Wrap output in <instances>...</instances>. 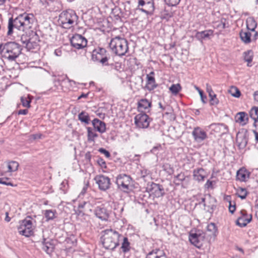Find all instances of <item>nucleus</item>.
<instances>
[{
    "mask_svg": "<svg viewBox=\"0 0 258 258\" xmlns=\"http://www.w3.org/2000/svg\"><path fill=\"white\" fill-rule=\"evenodd\" d=\"M34 20V17L32 14L26 13L19 15L15 19L12 18H10L8 22L7 35H11L13 33L14 28L22 32L31 28V25Z\"/></svg>",
    "mask_w": 258,
    "mask_h": 258,
    "instance_id": "f257e3e1",
    "label": "nucleus"
},
{
    "mask_svg": "<svg viewBox=\"0 0 258 258\" xmlns=\"http://www.w3.org/2000/svg\"><path fill=\"white\" fill-rule=\"evenodd\" d=\"M101 237L102 244L106 249L113 250L119 245L120 235L116 231L108 229L104 230Z\"/></svg>",
    "mask_w": 258,
    "mask_h": 258,
    "instance_id": "f03ea898",
    "label": "nucleus"
},
{
    "mask_svg": "<svg viewBox=\"0 0 258 258\" xmlns=\"http://www.w3.org/2000/svg\"><path fill=\"white\" fill-rule=\"evenodd\" d=\"M109 47L115 54L123 56L128 51V42L124 38L115 36L110 40Z\"/></svg>",
    "mask_w": 258,
    "mask_h": 258,
    "instance_id": "7ed1b4c3",
    "label": "nucleus"
},
{
    "mask_svg": "<svg viewBox=\"0 0 258 258\" xmlns=\"http://www.w3.org/2000/svg\"><path fill=\"white\" fill-rule=\"evenodd\" d=\"M3 57L9 61H14L21 53V49L19 44L15 42L5 44Z\"/></svg>",
    "mask_w": 258,
    "mask_h": 258,
    "instance_id": "20e7f679",
    "label": "nucleus"
},
{
    "mask_svg": "<svg viewBox=\"0 0 258 258\" xmlns=\"http://www.w3.org/2000/svg\"><path fill=\"white\" fill-rule=\"evenodd\" d=\"M78 16L75 12L69 10L61 12L58 19V22L61 26L65 29H69L72 27L75 22H76Z\"/></svg>",
    "mask_w": 258,
    "mask_h": 258,
    "instance_id": "39448f33",
    "label": "nucleus"
},
{
    "mask_svg": "<svg viewBox=\"0 0 258 258\" xmlns=\"http://www.w3.org/2000/svg\"><path fill=\"white\" fill-rule=\"evenodd\" d=\"M19 233L26 237H29L33 234L32 220L30 217H27L20 222L18 227Z\"/></svg>",
    "mask_w": 258,
    "mask_h": 258,
    "instance_id": "423d86ee",
    "label": "nucleus"
},
{
    "mask_svg": "<svg viewBox=\"0 0 258 258\" xmlns=\"http://www.w3.org/2000/svg\"><path fill=\"white\" fill-rule=\"evenodd\" d=\"M131 177L126 174H119L116 178V184L118 187L123 192H127L131 183Z\"/></svg>",
    "mask_w": 258,
    "mask_h": 258,
    "instance_id": "0eeeda50",
    "label": "nucleus"
},
{
    "mask_svg": "<svg viewBox=\"0 0 258 258\" xmlns=\"http://www.w3.org/2000/svg\"><path fill=\"white\" fill-rule=\"evenodd\" d=\"M106 50L104 48H99L93 51L92 59L95 61H98L103 65H108V54L106 53Z\"/></svg>",
    "mask_w": 258,
    "mask_h": 258,
    "instance_id": "6e6552de",
    "label": "nucleus"
},
{
    "mask_svg": "<svg viewBox=\"0 0 258 258\" xmlns=\"http://www.w3.org/2000/svg\"><path fill=\"white\" fill-rule=\"evenodd\" d=\"M71 43L76 49H82L87 46V40L81 35L76 34L71 38Z\"/></svg>",
    "mask_w": 258,
    "mask_h": 258,
    "instance_id": "1a4fd4ad",
    "label": "nucleus"
},
{
    "mask_svg": "<svg viewBox=\"0 0 258 258\" xmlns=\"http://www.w3.org/2000/svg\"><path fill=\"white\" fill-rule=\"evenodd\" d=\"M150 122V118L146 114L140 113L135 117V123L139 128H147L149 125Z\"/></svg>",
    "mask_w": 258,
    "mask_h": 258,
    "instance_id": "9d476101",
    "label": "nucleus"
},
{
    "mask_svg": "<svg viewBox=\"0 0 258 258\" xmlns=\"http://www.w3.org/2000/svg\"><path fill=\"white\" fill-rule=\"evenodd\" d=\"M138 7L140 11L147 14L152 13L154 10L153 0H139Z\"/></svg>",
    "mask_w": 258,
    "mask_h": 258,
    "instance_id": "9b49d317",
    "label": "nucleus"
},
{
    "mask_svg": "<svg viewBox=\"0 0 258 258\" xmlns=\"http://www.w3.org/2000/svg\"><path fill=\"white\" fill-rule=\"evenodd\" d=\"M94 180L101 190H106L110 187L111 184L109 177L103 175H98L95 177Z\"/></svg>",
    "mask_w": 258,
    "mask_h": 258,
    "instance_id": "f8f14e48",
    "label": "nucleus"
},
{
    "mask_svg": "<svg viewBox=\"0 0 258 258\" xmlns=\"http://www.w3.org/2000/svg\"><path fill=\"white\" fill-rule=\"evenodd\" d=\"M147 189L151 195H153L155 197L159 198L164 195V189L162 185L152 182L149 184L147 187Z\"/></svg>",
    "mask_w": 258,
    "mask_h": 258,
    "instance_id": "ddd939ff",
    "label": "nucleus"
},
{
    "mask_svg": "<svg viewBox=\"0 0 258 258\" xmlns=\"http://www.w3.org/2000/svg\"><path fill=\"white\" fill-rule=\"evenodd\" d=\"M240 215L238 218L236 224L241 227L245 226L252 219L251 214H248L247 212L242 210L240 211Z\"/></svg>",
    "mask_w": 258,
    "mask_h": 258,
    "instance_id": "4468645a",
    "label": "nucleus"
},
{
    "mask_svg": "<svg viewBox=\"0 0 258 258\" xmlns=\"http://www.w3.org/2000/svg\"><path fill=\"white\" fill-rule=\"evenodd\" d=\"M192 135L195 141L201 142L207 138V133L200 127H196L192 132Z\"/></svg>",
    "mask_w": 258,
    "mask_h": 258,
    "instance_id": "2eb2a0df",
    "label": "nucleus"
},
{
    "mask_svg": "<svg viewBox=\"0 0 258 258\" xmlns=\"http://www.w3.org/2000/svg\"><path fill=\"white\" fill-rule=\"evenodd\" d=\"M94 213L97 217L102 221H107L109 217V212L102 206L97 207Z\"/></svg>",
    "mask_w": 258,
    "mask_h": 258,
    "instance_id": "dca6fc26",
    "label": "nucleus"
},
{
    "mask_svg": "<svg viewBox=\"0 0 258 258\" xmlns=\"http://www.w3.org/2000/svg\"><path fill=\"white\" fill-rule=\"evenodd\" d=\"M250 172L245 168H241L236 172V178L241 182H245L249 178Z\"/></svg>",
    "mask_w": 258,
    "mask_h": 258,
    "instance_id": "f3484780",
    "label": "nucleus"
},
{
    "mask_svg": "<svg viewBox=\"0 0 258 258\" xmlns=\"http://www.w3.org/2000/svg\"><path fill=\"white\" fill-rule=\"evenodd\" d=\"M146 258H167V256L163 250L156 248L150 251Z\"/></svg>",
    "mask_w": 258,
    "mask_h": 258,
    "instance_id": "a211bd4d",
    "label": "nucleus"
},
{
    "mask_svg": "<svg viewBox=\"0 0 258 258\" xmlns=\"http://www.w3.org/2000/svg\"><path fill=\"white\" fill-rule=\"evenodd\" d=\"M92 125L95 130L100 133H104L106 131V124L98 118L94 119L92 121Z\"/></svg>",
    "mask_w": 258,
    "mask_h": 258,
    "instance_id": "6ab92c4d",
    "label": "nucleus"
},
{
    "mask_svg": "<svg viewBox=\"0 0 258 258\" xmlns=\"http://www.w3.org/2000/svg\"><path fill=\"white\" fill-rule=\"evenodd\" d=\"M213 31L212 30H207L201 32H197L195 37L201 42L204 39H209L210 36H212Z\"/></svg>",
    "mask_w": 258,
    "mask_h": 258,
    "instance_id": "aec40b11",
    "label": "nucleus"
},
{
    "mask_svg": "<svg viewBox=\"0 0 258 258\" xmlns=\"http://www.w3.org/2000/svg\"><path fill=\"white\" fill-rule=\"evenodd\" d=\"M235 121L244 125L246 124L248 122L247 114L245 112H238L235 116Z\"/></svg>",
    "mask_w": 258,
    "mask_h": 258,
    "instance_id": "412c9836",
    "label": "nucleus"
},
{
    "mask_svg": "<svg viewBox=\"0 0 258 258\" xmlns=\"http://www.w3.org/2000/svg\"><path fill=\"white\" fill-rule=\"evenodd\" d=\"M147 84L146 88L149 91L153 90L157 86L154 76L147 75Z\"/></svg>",
    "mask_w": 258,
    "mask_h": 258,
    "instance_id": "4be33fe9",
    "label": "nucleus"
},
{
    "mask_svg": "<svg viewBox=\"0 0 258 258\" xmlns=\"http://www.w3.org/2000/svg\"><path fill=\"white\" fill-rule=\"evenodd\" d=\"M236 141L240 148H244L247 145V139L245 135L238 133L236 135Z\"/></svg>",
    "mask_w": 258,
    "mask_h": 258,
    "instance_id": "5701e85b",
    "label": "nucleus"
},
{
    "mask_svg": "<svg viewBox=\"0 0 258 258\" xmlns=\"http://www.w3.org/2000/svg\"><path fill=\"white\" fill-rule=\"evenodd\" d=\"M21 41L28 49L34 48L37 46V43L32 42V39L28 38L27 35H23L21 38Z\"/></svg>",
    "mask_w": 258,
    "mask_h": 258,
    "instance_id": "b1692460",
    "label": "nucleus"
},
{
    "mask_svg": "<svg viewBox=\"0 0 258 258\" xmlns=\"http://www.w3.org/2000/svg\"><path fill=\"white\" fill-rule=\"evenodd\" d=\"M151 106V102L147 99H141L138 102V109L141 111H143L148 109Z\"/></svg>",
    "mask_w": 258,
    "mask_h": 258,
    "instance_id": "393cba45",
    "label": "nucleus"
},
{
    "mask_svg": "<svg viewBox=\"0 0 258 258\" xmlns=\"http://www.w3.org/2000/svg\"><path fill=\"white\" fill-rule=\"evenodd\" d=\"M194 179L198 181L204 180L205 177V172L203 168H199L194 171Z\"/></svg>",
    "mask_w": 258,
    "mask_h": 258,
    "instance_id": "a878e982",
    "label": "nucleus"
},
{
    "mask_svg": "<svg viewBox=\"0 0 258 258\" xmlns=\"http://www.w3.org/2000/svg\"><path fill=\"white\" fill-rule=\"evenodd\" d=\"M200 237V235H198L197 233H190L189 236V240L191 244L199 247L201 245L199 239Z\"/></svg>",
    "mask_w": 258,
    "mask_h": 258,
    "instance_id": "bb28decb",
    "label": "nucleus"
},
{
    "mask_svg": "<svg viewBox=\"0 0 258 258\" xmlns=\"http://www.w3.org/2000/svg\"><path fill=\"white\" fill-rule=\"evenodd\" d=\"M87 140L89 142H94L95 139L98 137V134L90 127H87Z\"/></svg>",
    "mask_w": 258,
    "mask_h": 258,
    "instance_id": "cd10ccee",
    "label": "nucleus"
},
{
    "mask_svg": "<svg viewBox=\"0 0 258 258\" xmlns=\"http://www.w3.org/2000/svg\"><path fill=\"white\" fill-rule=\"evenodd\" d=\"M236 195L241 199H245L247 196V191L245 188L238 186L235 188Z\"/></svg>",
    "mask_w": 258,
    "mask_h": 258,
    "instance_id": "c85d7f7f",
    "label": "nucleus"
},
{
    "mask_svg": "<svg viewBox=\"0 0 258 258\" xmlns=\"http://www.w3.org/2000/svg\"><path fill=\"white\" fill-rule=\"evenodd\" d=\"M256 26L257 23L253 18L249 17L247 19L246 27L248 30L251 31H254Z\"/></svg>",
    "mask_w": 258,
    "mask_h": 258,
    "instance_id": "c756f323",
    "label": "nucleus"
},
{
    "mask_svg": "<svg viewBox=\"0 0 258 258\" xmlns=\"http://www.w3.org/2000/svg\"><path fill=\"white\" fill-rule=\"evenodd\" d=\"M240 37L241 40L245 44L249 43L251 42V33L249 32L241 31L240 32Z\"/></svg>",
    "mask_w": 258,
    "mask_h": 258,
    "instance_id": "7c9ffc66",
    "label": "nucleus"
},
{
    "mask_svg": "<svg viewBox=\"0 0 258 258\" xmlns=\"http://www.w3.org/2000/svg\"><path fill=\"white\" fill-rule=\"evenodd\" d=\"M78 119L81 121V122H83L86 124H88L89 123V116L88 114L85 111H82L79 114Z\"/></svg>",
    "mask_w": 258,
    "mask_h": 258,
    "instance_id": "2f4dec72",
    "label": "nucleus"
},
{
    "mask_svg": "<svg viewBox=\"0 0 258 258\" xmlns=\"http://www.w3.org/2000/svg\"><path fill=\"white\" fill-rule=\"evenodd\" d=\"M212 199L209 195L207 196L206 202H204L203 205L204 209L206 211H210V210H213V205L211 204Z\"/></svg>",
    "mask_w": 258,
    "mask_h": 258,
    "instance_id": "473e14b6",
    "label": "nucleus"
},
{
    "mask_svg": "<svg viewBox=\"0 0 258 258\" xmlns=\"http://www.w3.org/2000/svg\"><path fill=\"white\" fill-rule=\"evenodd\" d=\"M19 167V164L16 161H11L8 163V171L11 172L16 171Z\"/></svg>",
    "mask_w": 258,
    "mask_h": 258,
    "instance_id": "72a5a7b5",
    "label": "nucleus"
},
{
    "mask_svg": "<svg viewBox=\"0 0 258 258\" xmlns=\"http://www.w3.org/2000/svg\"><path fill=\"white\" fill-rule=\"evenodd\" d=\"M130 243L127 237H123V242L121 244V248L123 252H126L130 249Z\"/></svg>",
    "mask_w": 258,
    "mask_h": 258,
    "instance_id": "f704fd0d",
    "label": "nucleus"
},
{
    "mask_svg": "<svg viewBox=\"0 0 258 258\" xmlns=\"http://www.w3.org/2000/svg\"><path fill=\"white\" fill-rule=\"evenodd\" d=\"M228 92L232 96L236 98L239 97L241 95L239 90L235 86H231Z\"/></svg>",
    "mask_w": 258,
    "mask_h": 258,
    "instance_id": "c9c22d12",
    "label": "nucleus"
},
{
    "mask_svg": "<svg viewBox=\"0 0 258 258\" xmlns=\"http://www.w3.org/2000/svg\"><path fill=\"white\" fill-rule=\"evenodd\" d=\"M181 90V87L179 84H172L169 88V90L174 95L177 94Z\"/></svg>",
    "mask_w": 258,
    "mask_h": 258,
    "instance_id": "e433bc0d",
    "label": "nucleus"
},
{
    "mask_svg": "<svg viewBox=\"0 0 258 258\" xmlns=\"http://www.w3.org/2000/svg\"><path fill=\"white\" fill-rule=\"evenodd\" d=\"M250 117L253 119H258V107L254 106L249 111Z\"/></svg>",
    "mask_w": 258,
    "mask_h": 258,
    "instance_id": "4c0bfd02",
    "label": "nucleus"
},
{
    "mask_svg": "<svg viewBox=\"0 0 258 258\" xmlns=\"http://www.w3.org/2000/svg\"><path fill=\"white\" fill-rule=\"evenodd\" d=\"M185 179H186V177H185V175L184 174V173H180L178 174V175H177L175 177L174 180V182L176 185H179L180 184V183L181 182H182L183 181H184V180H185Z\"/></svg>",
    "mask_w": 258,
    "mask_h": 258,
    "instance_id": "58836bf2",
    "label": "nucleus"
},
{
    "mask_svg": "<svg viewBox=\"0 0 258 258\" xmlns=\"http://www.w3.org/2000/svg\"><path fill=\"white\" fill-rule=\"evenodd\" d=\"M47 221L52 220L55 216V212L52 210H45L44 213Z\"/></svg>",
    "mask_w": 258,
    "mask_h": 258,
    "instance_id": "ea45409f",
    "label": "nucleus"
},
{
    "mask_svg": "<svg viewBox=\"0 0 258 258\" xmlns=\"http://www.w3.org/2000/svg\"><path fill=\"white\" fill-rule=\"evenodd\" d=\"M215 26L218 29H224L226 27V20L225 19H221L220 21L216 22Z\"/></svg>",
    "mask_w": 258,
    "mask_h": 258,
    "instance_id": "a19ab883",
    "label": "nucleus"
},
{
    "mask_svg": "<svg viewBox=\"0 0 258 258\" xmlns=\"http://www.w3.org/2000/svg\"><path fill=\"white\" fill-rule=\"evenodd\" d=\"M21 101L22 105L24 107L29 108L30 107L31 100L28 98L22 97L21 98Z\"/></svg>",
    "mask_w": 258,
    "mask_h": 258,
    "instance_id": "79ce46f5",
    "label": "nucleus"
},
{
    "mask_svg": "<svg viewBox=\"0 0 258 258\" xmlns=\"http://www.w3.org/2000/svg\"><path fill=\"white\" fill-rule=\"evenodd\" d=\"M207 230L212 234H214L217 231V228L215 224L213 223H211L207 225Z\"/></svg>",
    "mask_w": 258,
    "mask_h": 258,
    "instance_id": "37998d69",
    "label": "nucleus"
},
{
    "mask_svg": "<svg viewBox=\"0 0 258 258\" xmlns=\"http://www.w3.org/2000/svg\"><path fill=\"white\" fill-rule=\"evenodd\" d=\"M252 51L250 50L244 52V58L246 61L248 62H251L252 61V57L250 55Z\"/></svg>",
    "mask_w": 258,
    "mask_h": 258,
    "instance_id": "c03bdc74",
    "label": "nucleus"
},
{
    "mask_svg": "<svg viewBox=\"0 0 258 258\" xmlns=\"http://www.w3.org/2000/svg\"><path fill=\"white\" fill-rule=\"evenodd\" d=\"M195 88L199 92L202 102L206 103V101L205 100L207 99L206 96L204 95L203 92L199 87L195 86Z\"/></svg>",
    "mask_w": 258,
    "mask_h": 258,
    "instance_id": "a18cd8bd",
    "label": "nucleus"
},
{
    "mask_svg": "<svg viewBox=\"0 0 258 258\" xmlns=\"http://www.w3.org/2000/svg\"><path fill=\"white\" fill-rule=\"evenodd\" d=\"M210 97V103L212 105H217L219 103V100L216 97L215 94H212Z\"/></svg>",
    "mask_w": 258,
    "mask_h": 258,
    "instance_id": "49530a36",
    "label": "nucleus"
},
{
    "mask_svg": "<svg viewBox=\"0 0 258 258\" xmlns=\"http://www.w3.org/2000/svg\"><path fill=\"white\" fill-rule=\"evenodd\" d=\"M166 4L170 6H175L178 5L180 0H164Z\"/></svg>",
    "mask_w": 258,
    "mask_h": 258,
    "instance_id": "de8ad7c7",
    "label": "nucleus"
},
{
    "mask_svg": "<svg viewBox=\"0 0 258 258\" xmlns=\"http://www.w3.org/2000/svg\"><path fill=\"white\" fill-rule=\"evenodd\" d=\"M173 16L172 12H168L167 11H164L162 14V18L166 20H168L169 18Z\"/></svg>",
    "mask_w": 258,
    "mask_h": 258,
    "instance_id": "09e8293b",
    "label": "nucleus"
},
{
    "mask_svg": "<svg viewBox=\"0 0 258 258\" xmlns=\"http://www.w3.org/2000/svg\"><path fill=\"white\" fill-rule=\"evenodd\" d=\"M42 249L44 251H45L47 253H49L52 251V247L48 246V243H44L43 244Z\"/></svg>",
    "mask_w": 258,
    "mask_h": 258,
    "instance_id": "8fccbe9b",
    "label": "nucleus"
},
{
    "mask_svg": "<svg viewBox=\"0 0 258 258\" xmlns=\"http://www.w3.org/2000/svg\"><path fill=\"white\" fill-rule=\"evenodd\" d=\"M99 152H100L101 153L104 154L105 157L107 158H109L110 156V153L108 151L103 148H100L99 149Z\"/></svg>",
    "mask_w": 258,
    "mask_h": 258,
    "instance_id": "3c124183",
    "label": "nucleus"
},
{
    "mask_svg": "<svg viewBox=\"0 0 258 258\" xmlns=\"http://www.w3.org/2000/svg\"><path fill=\"white\" fill-rule=\"evenodd\" d=\"M206 90L209 94V97H211L212 94H214L211 86L209 84H206Z\"/></svg>",
    "mask_w": 258,
    "mask_h": 258,
    "instance_id": "603ef678",
    "label": "nucleus"
},
{
    "mask_svg": "<svg viewBox=\"0 0 258 258\" xmlns=\"http://www.w3.org/2000/svg\"><path fill=\"white\" fill-rule=\"evenodd\" d=\"M207 196H205L204 197H200L198 199L199 205H204V202H206Z\"/></svg>",
    "mask_w": 258,
    "mask_h": 258,
    "instance_id": "864d4df0",
    "label": "nucleus"
},
{
    "mask_svg": "<svg viewBox=\"0 0 258 258\" xmlns=\"http://www.w3.org/2000/svg\"><path fill=\"white\" fill-rule=\"evenodd\" d=\"M53 0H40L41 3L45 6L47 7L52 3Z\"/></svg>",
    "mask_w": 258,
    "mask_h": 258,
    "instance_id": "5fc2aeb1",
    "label": "nucleus"
},
{
    "mask_svg": "<svg viewBox=\"0 0 258 258\" xmlns=\"http://www.w3.org/2000/svg\"><path fill=\"white\" fill-rule=\"evenodd\" d=\"M236 208L235 205H232L231 202H230L229 203V211L230 213H233L235 211Z\"/></svg>",
    "mask_w": 258,
    "mask_h": 258,
    "instance_id": "6e6d98bb",
    "label": "nucleus"
},
{
    "mask_svg": "<svg viewBox=\"0 0 258 258\" xmlns=\"http://www.w3.org/2000/svg\"><path fill=\"white\" fill-rule=\"evenodd\" d=\"M5 180L6 179H4V178H0V183L2 184L7 185L13 186V184L12 183H11V182H7V181H6Z\"/></svg>",
    "mask_w": 258,
    "mask_h": 258,
    "instance_id": "4d7b16f0",
    "label": "nucleus"
},
{
    "mask_svg": "<svg viewBox=\"0 0 258 258\" xmlns=\"http://www.w3.org/2000/svg\"><path fill=\"white\" fill-rule=\"evenodd\" d=\"M28 111L27 109H21V110H19L18 114L26 115L28 113Z\"/></svg>",
    "mask_w": 258,
    "mask_h": 258,
    "instance_id": "13d9d810",
    "label": "nucleus"
},
{
    "mask_svg": "<svg viewBox=\"0 0 258 258\" xmlns=\"http://www.w3.org/2000/svg\"><path fill=\"white\" fill-rule=\"evenodd\" d=\"M212 186V181L208 180L205 184V187L209 188Z\"/></svg>",
    "mask_w": 258,
    "mask_h": 258,
    "instance_id": "bf43d9fd",
    "label": "nucleus"
},
{
    "mask_svg": "<svg viewBox=\"0 0 258 258\" xmlns=\"http://www.w3.org/2000/svg\"><path fill=\"white\" fill-rule=\"evenodd\" d=\"M87 188H88V185H85L83 187V189H82V191H81V192L80 194H81V195H84L86 193V191H87Z\"/></svg>",
    "mask_w": 258,
    "mask_h": 258,
    "instance_id": "052dcab7",
    "label": "nucleus"
},
{
    "mask_svg": "<svg viewBox=\"0 0 258 258\" xmlns=\"http://www.w3.org/2000/svg\"><path fill=\"white\" fill-rule=\"evenodd\" d=\"M5 46V44H0V53L2 54V56L3 57L4 56V48Z\"/></svg>",
    "mask_w": 258,
    "mask_h": 258,
    "instance_id": "680f3d73",
    "label": "nucleus"
},
{
    "mask_svg": "<svg viewBox=\"0 0 258 258\" xmlns=\"http://www.w3.org/2000/svg\"><path fill=\"white\" fill-rule=\"evenodd\" d=\"M254 208L255 209V216L258 219V202H256V203L255 205Z\"/></svg>",
    "mask_w": 258,
    "mask_h": 258,
    "instance_id": "e2e57ef3",
    "label": "nucleus"
},
{
    "mask_svg": "<svg viewBox=\"0 0 258 258\" xmlns=\"http://www.w3.org/2000/svg\"><path fill=\"white\" fill-rule=\"evenodd\" d=\"M88 203L87 202H84L82 203H81V204H80L79 205V208H80V209H83V208H84L85 207V206Z\"/></svg>",
    "mask_w": 258,
    "mask_h": 258,
    "instance_id": "0e129e2a",
    "label": "nucleus"
},
{
    "mask_svg": "<svg viewBox=\"0 0 258 258\" xmlns=\"http://www.w3.org/2000/svg\"><path fill=\"white\" fill-rule=\"evenodd\" d=\"M253 96L254 100L258 102V90L254 93Z\"/></svg>",
    "mask_w": 258,
    "mask_h": 258,
    "instance_id": "69168bd1",
    "label": "nucleus"
},
{
    "mask_svg": "<svg viewBox=\"0 0 258 258\" xmlns=\"http://www.w3.org/2000/svg\"><path fill=\"white\" fill-rule=\"evenodd\" d=\"M88 95V93H87V94L83 93L78 97V99H80L82 98H87Z\"/></svg>",
    "mask_w": 258,
    "mask_h": 258,
    "instance_id": "338daca9",
    "label": "nucleus"
},
{
    "mask_svg": "<svg viewBox=\"0 0 258 258\" xmlns=\"http://www.w3.org/2000/svg\"><path fill=\"white\" fill-rule=\"evenodd\" d=\"M98 162L101 166L105 165V162L102 159H100Z\"/></svg>",
    "mask_w": 258,
    "mask_h": 258,
    "instance_id": "774afa93",
    "label": "nucleus"
}]
</instances>
